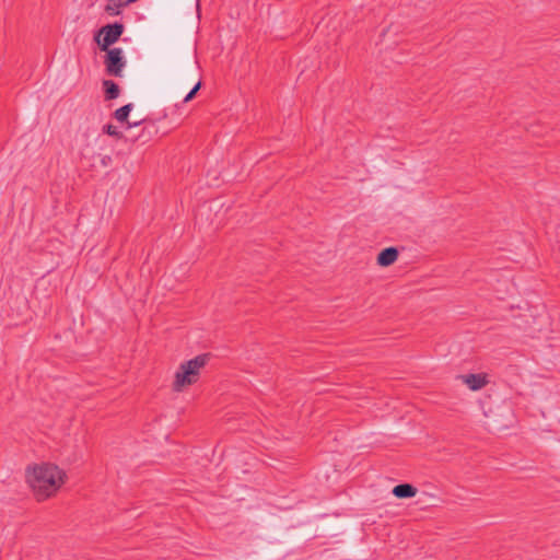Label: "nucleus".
Wrapping results in <instances>:
<instances>
[{
    "label": "nucleus",
    "mask_w": 560,
    "mask_h": 560,
    "mask_svg": "<svg viewBox=\"0 0 560 560\" xmlns=\"http://www.w3.org/2000/svg\"><path fill=\"white\" fill-rule=\"evenodd\" d=\"M66 478V472L54 464L35 466L32 471L27 469V481L38 501L55 494Z\"/></svg>",
    "instance_id": "obj_1"
},
{
    "label": "nucleus",
    "mask_w": 560,
    "mask_h": 560,
    "mask_svg": "<svg viewBox=\"0 0 560 560\" xmlns=\"http://www.w3.org/2000/svg\"><path fill=\"white\" fill-rule=\"evenodd\" d=\"M209 358L210 354L203 353L182 363L175 374L173 389L175 392H182L185 386L196 383L200 369L207 364Z\"/></svg>",
    "instance_id": "obj_2"
},
{
    "label": "nucleus",
    "mask_w": 560,
    "mask_h": 560,
    "mask_svg": "<svg viewBox=\"0 0 560 560\" xmlns=\"http://www.w3.org/2000/svg\"><path fill=\"white\" fill-rule=\"evenodd\" d=\"M124 31L125 26L120 22L106 24L96 31L94 34V42L101 50H107L112 45L119 40Z\"/></svg>",
    "instance_id": "obj_3"
},
{
    "label": "nucleus",
    "mask_w": 560,
    "mask_h": 560,
    "mask_svg": "<svg viewBox=\"0 0 560 560\" xmlns=\"http://www.w3.org/2000/svg\"><path fill=\"white\" fill-rule=\"evenodd\" d=\"M104 57V65L108 75L121 77L126 60L121 48H109Z\"/></svg>",
    "instance_id": "obj_4"
},
{
    "label": "nucleus",
    "mask_w": 560,
    "mask_h": 560,
    "mask_svg": "<svg viewBox=\"0 0 560 560\" xmlns=\"http://www.w3.org/2000/svg\"><path fill=\"white\" fill-rule=\"evenodd\" d=\"M144 124V127L142 128V133L139 135L136 139H141L142 142H147L151 139V137L158 132V128L153 121L148 122L147 119H139L135 118V121L130 122L127 121V128L138 127L140 125Z\"/></svg>",
    "instance_id": "obj_5"
},
{
    "label": "nucleus",
    "mask_w": 560,
    "mask_h": 560,
    "mask_svg": "<svg viewBox=\"0 0 560 560\" xmlns=\"http://www.w3.org/2000/svg\"><path fill=\"white\" fill-rule=\"evenodd\" d=\"M398 254V249L393 246L382 249L376 258L377 265L381 267L392 266L397 260Z\"/></svg>",
    "instance_id": "obj_6"
},
{
    "label": "nucleus",
    "mask_w": 560,
    "mask_h": 560,
    "mask_svg": "<svg viewBox=\"0 0 560 560\" xmlns=\"http://www.w3.org/2000/svg\"><path fill=\"white\" fill-rule=\"evenodd\" d=\"M460 378L471 390H479L488 383L486 374L481 373L460 375Z\"/></svg>",
    "instance_id": "obj_7"
},
{
    "label": "nucleus",
    "mask_w": 560,
    "mask_h": 560,
    "mask_svg": "<svg viewBox=\"0 0 560 560\" xmlns=\"http://www.w3.org/2000/svg\"><path fill=\"white\" fill-rule=\"evenodd\" d=\"M417 488L411 483H399L393 488L392 493L398 499H409L417 494Z\"/></svg>",
    "instance_id": "obj_8"
},
{
    "label": "nucleus",
    "mask_w": 560,
    "mask_h": 560,
    "mask_svg": "<svg viewBox=\"0 0 560 560\" xmlns=\"http://www.w3.org/2000/svg\"><path fill=\"white\" fill-rule=\"evenodd\" d=\"M103 89L105 93V100L112 101L119 96L120 89L119 85L113 80H104Z\"/></svg>",
    "instance_id": "obj_9"
},
{
    "label": "nucleus",
    "mask_w": 560,
    "mask_h": 560,
    "mask_svg": "<svg viewBox=\"0 0 560 560\" xmlns=\"http://www.w3.org/2000/svg\"><path fill=\"white\" fill-rule=\"evenodd\" d=\"M133 105L131 103L126 104L119 108H117L114 113V117L119 122H127L130 112L132 110Z\"/></svg>",
    "instance_id": "obj_10"
},
{
    "label": "nucleus",
    "mask_w": 560,
    "mask_h": 560,
    "mask_svg": "<svg viewBox=\"0 0 560 560\" xmlns=\"http://www.w3.org/2000/svg\"><path fill=\"white\" fill-rule=\"evenodd\" d=\"M129 3L122 2L121 0H108L105 7V11L110 15H118L120 13V9Z\"/></svg>",
    "instance_id": "obj_11"
},
{
    "label": "nucleus",
    "mask_w": 560,
    "mask_h": 560,
    "mask_svg": "<svg viewBox=\"0 0 560 560\" xmlns=\"http://www.w3.org/2000/svg\"><path fill=\"white\" fill-rule=\"evenodd\" d=\"M103 131L108 136L115 137L116 139H121L124 137L122 132H120L117 127L112 124L105 125Z\"/></svg>",
    "instance_id": "obj_12"
},
{
    "label": "nucleus",
    "mask_w": 560,
    "mask_h": 560,
    "mask_svg": "<svg viewBox=\"0 0 560 560\" xmlns=\"http://www.w3.org/2000/svg\"><path fill=\"white\" fill-rule=\"evenodd\" d=\"M200 88H201V81L199 80L195 84V86L189 91V93L185 96L184 103H187V102L191 101L196 96V94L200 90Z\"/></svg>",
    "instance_id": "obj_13"
}]
</instances>
